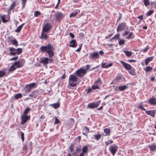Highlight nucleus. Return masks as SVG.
<instances>
[{"instance_id":"nucleus-19","label":"nucleus","mask_w":156,"mask_h":156,"mask_svg":"<svg viewBox=\"0 0 156 156\" xmlns=\"http://www.w3.org/2000/svg\"><path fill=\"white\" fill-rule=\"evenodd\" d=\"M146 113L148 115H150L153 117H154L155 115V111L154 110L145 111Z\"/></svg>"},{"instance_id":"nucleus-1","label":"nucleus","mask_w":156,"mask_h":156,"mask_svg":"<svg viewBox=\"0 0 156 156\" xmlns=\"http://www.w3.org/2000/svg\"><path fill=\"white\" fill-rule=\"evenodd\" d=\"M40 50L43 52H46L50 58L52 57L54 55V51L55 48L53 44L50 43H48L46 46H41Z\"/></svg>"},{"instance_id":"nucleus-53","label":"nucleus","mask_w":156,"mask_h":156,"mask_svg":"<svg viewBox=\"0 0 156 156\" xmlns=\"http://www.w3.org/2000/svg\"><path fill=\"white\" fill-rule=\"evenodd\" d=\"M70 151L71 152H73V151L74 150V147H73V144H71V146L69 147Z\"/></svg>"},{"instance_id":"nucleus-64","label":"nucleus","mask_w":156,"mask_h":156,"mask_svg":"<svg viewBox=\"0 0 156 156\" xmlns=\"http://www.w3.org/2000/svg\"><path fill=\"white\" fill-rule=\"evenodd\" d=\"M98 53L99 54L101 55H102L104 54L103 51L102 50L99 51V52Z\"/></svg>"},{"instance_id":"nucleus-10","label":"nucleus","mask_w":156,"mask_h":156,"mask_svg":"<svg viewBox=\"0 0 156 156\" xmlns=\"http://www.w3.org/2000/svg\"><path fill=\"white\" fill-rule=\"evenodd\" d=\"M36 86V83H32L26 86L25 92L26 93H28L30 92L32 88H34Z\"/></svg>"},{"instance_id":"nucleus-50","label":"nucleus","mask_w":156,"mask_h":156,"mask_svg":"<svg viewBox=\"0 0 156 156\" xmlns=\"http://www.w3.org/2000/svg\"><path fill=\"white\" fill-rule=\"evenodd\" d=\"M2 20L3 23H5L7 22V21L6 20L5 17L4 16H1Z\"/></svg>"},{"instance_id":"nucleus-55","label":"nucleus","mask_w":156,"mask_h":156,"mask_svg":"<svg viewBox=\"0 0 156 156\" xmlns=\"http://www.w3.org/2000/svg\"><path fill=\"white\" fill-rule=\"evenodd\" d=\"M96 83H98L99 84L102 83V81L101 80L100 78H99L98 80L96 81Z\"/></svg>"},{"instance_id":"nucleus-9","label":"nucleus","mask_w":156,"mask_h":156,"mask_svg":"<svg viewBox=\"0 0 156 156\" xmlns=\"http://www.w3.org/2000/svg\"><path fill=\"white\" fill-rule=\"evenodd\" d=\"M30 116L25 115H22L21 117V124L23 125L26 123L27 120H29L30 119Z\"/></svg>"},{"instance_id":"nucleus-20","label":"nucleus","mask_w":156,"mask_h":156,"mask_svg":"<svg viewBox=\"0 0 156 156\" xmlns=\"http://www.w3.org/2000/svg\"><path fill=\"white\" fill-rule=\"evenodd\" d=\"M17 62L20 67H22L25 63V60L23 59H20Z\"/></svg>"},{"instance_id":"nucleus-6","label":"nucleus","mask_w":156,"mask_h":156,"mask_svg":"<svg viewBox=\"0 0 156 156\" xmlns=\"http://www.w3.org/2000/svg\"><path fill=\"white\" fill-rule=\"evenodd\" d=\"M55 16L56 21H60L64 17V14L60 12H57L55 14Z\"/></svg>"},{"instance_id":"nucleus-46","label":"nucleus","mask_w":156,"mask_h":156,"mask_svg":"<svg viewBox=\"0 0 156 156\" xmlns=\"http://www.w3.org/2000/svg\"><path fill=\"white\" fill-rule=\"evenodd\" d=\"M92 89L93 90H94L96 89H99V87L98 85H93L91 87Z\"/></svg>"},{"instance_id":"nucleus-27","label":"nucleus","mask_w":156,"mask_h":156,"mask_svg":"<svg viewBox=\"0 0 156 156\" xmlns=\"http://www.w3.org/2000/svg\"><path fill=\"white\" fill-rule=\"evenodd\" d=\"M16 2H12V3L11 5L9 7V11H11L13 9L14 7L16 6Z\"/></svg>"},{"instance_id":"nucleus-56","label":"nucleus","mask_w":156,"mask_h":156,"mask_svg":"<svg viewBox=\"0 0 156 156\" xmlns=\"http://www.w3.org/2000/svg\"><path fill=\"white\" fill-rule=\"evenodd\" d=\"M48 63H53L54 62V60L53 59L51 58H48Z\"/></svg>"},{"instance_id":"nucleus-3","label":"nucleus","mask_w":156,"mask_h":156,"mask_svg":"<svg viewBox=\"0 0 156 156\" xmlns=\"http://www.w3.org/2000/svg\"><path fill=\"white\" fill-rule=\"evenodd\" d=\"M84 66L82 67L80 69L77 70L74 73H75L78 76H83L87 73V71L84 69Z\"/></svg>"},{"instance_id":"nucleus-12","label":"nucleus","mask_w":156,"mask_h":156,"mask_svg":"<svg viewBox=\"0 0 156 156\" xmlns=\"http://www.w3.org/2000/svg\"><path fill=\"white\" fill-rule=\"evenodd\" d=\"M126 26V22H123L119 24L117 28V31L119 32L124 30Z\"/></svg>"},{"instance_id":"nucleus-62","label":"nucleus","mask_w":156,"mask_h":156,"mask_svg":"<svg viewBox=\"0 0 156 156\" xmlns=\"http://www.w3.org/2000/svg\"><path fill=\"white\" fill-rule=\"evenodd\" d=\"M84 129L85 131L87 133L89 131V129L87 127H84Z\"/></svg>"},{"instance_id":"nucleus-47","label":"nucleus","mask_w":156,"mask_h":156,"mask_svg":"<svg viewBox=\"0 0 156 156\" xmlns=\"http://www.w3.org/2000/svg\"><path fill=\"white\" fill-rule=\"evenodd\" d=\"M120 34H118L114 36V38L115 40H119V39Z\"/></svg>"},{"instance_id":"nucleus-16","label":"nucleus","mask_w":156,"mask_h":156,"mask_svg":"<svg viewBox=\"0 0 156 156\" xmlns=\"http://www.w3.org/2000/svg\"><path fill=\"white\" fill-rule=\"evenodd\" d=\"M69 46L71 47L75 48L77 45L76 42L75 40H72L69 42Z\"/></svg>"},{"instance_id":"nucleus-58","label":"nucleus","mask_w":156,"mask_h":156,"mask_svg":"<svg viewBox=\"0 0 156 156\" xmlns=\"http://www.w3.org/2000/svg\"><path fill=\"white\" fill-rule=\"evenodd\" d=\"M121 79V78L120 76L117 77L115 78V80L117 81V82H118L119 80H120Z\"/></svg>"},{"instance_id":"nucleus-60","label":"nucleus","mask_w":156,"mask_h":156,"mask_svg":"<svg viewBox=\"0 0 156 156\" xmlns=\"http://www.w3.org/2000/svg\"><path fill=\"white\" fill-rule=\"evenodd\" d=\"M112 64H113L112 63H109L108 65H107L105 67V68H108V67L111 66Z\"/></svg>"},{"instance_id":"nucleus-7","label":"nucleus","mask_w":156,"mask_h":156,"mask_svg":"<svg viewBox=\"0 0 156 156\" xmlns=\"http://www.w3.org/2000/svg\"><path fill=\"white\" fill-rule=\"evenodd\" d=\"M51 28V25L50 23H46L43 27L42 31V36L43 35V32L49 31Z\"/></svg>"},{"instance_id":"nucleus-61","label":"nucleus","mask_w":156,"mask_h":156,"mask_svg":"<svg viewBox=\"0 0 156 156\" xmlns=\"http://www.w3.org/2000/svg\"><path fill=\"white\" fill-rule=\"evenodd\" d=\"M69 36H70L72 38H73L74 37V34L72 33H69Z\"/></svg>"},{"instance_id":"nucleus-2","label":"nucleus","mask_w":156,"mask_h":156,"mask_svg":"<svg viewBox=\"0 0 156 156\" xmlns=\"http://www.w3.org/2000/svg\"><path fill=\"white\" fill-rule=\"evenodd\" d=\"M77 80V77L74 75L71 74L69 76V83L70 86L75 87L76 86Z\"/></svg>"},{"instance_id":"nucleus-63","label":"nucleus","mask_w":156,"mask_h":156,"mask_svg":"<svg viewBox=\"0 0 156 156\" xmlns=\"http://www.w3.org/2000/svg\"><path fill=\"white\" fill-rule=\"evenodd\" d=\"M18 56H16L10 59L11 60H16L18 59Z\"/></svg>"},{"instance_id":"nucleus-41","label":"nucleus","mask_w":156,"mask_h":156,"mask_svg":"<svg viewBox=\"0 0 156 156\" xmlns=\"http://www.w3.org/2000/svg\"><path fill=\"white\" fill-rule=\"evenodd\" d=\"M152 69L153 68L152 67L148 66L146 68L145 71L146 72H147L151 71Z\"/></svg>"},{"instance_id":"nucleus-57","label":"nucleus","mask_w":156,"mask_h":156,"mask_svg":"<svg viewBox=\"0 0 156 156\" xmlns=\"http://www.w3.org/2000/svg\"><path fill=\"white\" fill-rule=\"evenodd\" d=\"M129 34V32L126 31L122 35L123 36H127Z\"/></svg>"},{"instance_id":"nucleus-52","label":"nucleus","mask_w":156,"mask_h":156,"mask_svg":"<svg viewBox=\"0 0 156 156\" xmlns=\"http://www.w3.org/2000/svg\"><path fill=\"white\" fill-rule=\"evenodd\" d=\"M149 49V48L148 47H147L144 48L143 49L141 50V51L145 53Z\"/></svg>"},{"instance_id":"nucleus-34","label":"nucleus","mask_w":156,"mask_h":156,"mask_svg":"<svg viewBox=\"0 0 156 156\" xmlns=\"http://www.w3.org/2000/svg\"><path fill=\"white\" fill-rule=\"evenodd\" d=\"M149 147L150 150L152 151H154L156 148V147L154 144H152L149 146Z\"/></svg>"},{"instance_id":"nucleus-25","label":"nucleus","mask_w":156,"mask_h":156,"mask_svg":"<svg viewBox=\"0 0 156 156\" xmlns=\"http://www.w3.org/2000/svg\"><path fill=\"white\" fill-rule=\"evenodd\" d=\"M128 88V87L125 85L119 86V90L120 91H122L126 90Z\"/></svg>"},{"instance_id":"nucleus-23","label":"nucleus","mask_w":156,"mask_h":156,"mask_svg":"<svg viewBox=\"0 0 156 156\" xmlns=\"http://www.w3.org/2000/svg\"><path fill=\"white\" fill-rule=\"evenodd\" d=\"M50 106L56 109L59 107L60 103L59 102H57L56 103L51 104L50 105Z\"/></svg>"},{"instance_id":"nucleus-44","label":"nucleus","mask_w":156,"mask_h":156,"mask_svg":"<svg viewBox=\"0 0 156 156\" xmlns=\"http://www.w3.org/2000/svg\"><path fill=\"white\" fill-rule=\"evenodd\" d=\"M41 14L40 12L38 11H36L34 12V16L37 17Z\"/></svg>"},{"instance_id":"nucleus-37","label":"nucleus","mask_w":156,"mask_h":156,"mask_svg":"<svg viewBox=\"0 0 156 156\" xmlns=\"http://www.w3.org/2000/svg\"><path fill=\"white\" fill-rule=\"evenodd\" d=\"M22 49L21 48H18L16 49V52L18 55H20L22 52Z\"/></svg>"},{"instance_id":"nucleus-33","label":"nucleus","mask_w":156,"mask_h":156,"mask_svg":"<svg viewBox=\"0 0 156 156\" xmlns=\"http://www.w3.org/2000/svg\"><path fill=\"white\" fill-rule=\"evenodd\" d=\"M124 52L125 54V55L126 56H128V57H130V56L132 54V52L130 51H124Z\"/></svg>"},{"instance_id":"nucleus-42","label":"nucleus","mask_w":156,"mask_h":156,"mask_svg":"<svg viewBox=\"0 0 156 156\" xmlns=\"http://www.w3.org/2000/svg\"><path fill=\"white\" fill-rule=\"evenodd\" d=\"M154 11L153 10H149L147 12V16H150L154 13Z\"/></svg>"},{"instance_id":"nucleus-40","label":"nucleus","mask_w":156,"mask_h":156,"mask_svg":"<svg viewBox=\"0 0 156 156\" xmlns=\"http://www.w3.org/2000/svg\"><path fill=\"white\" fill-rule=\"evenodd\" d=\"M125 41L123 39H121L119 41V44L120 46L124 45L125 44Z\"/></svg>"},{"instance_id":"nucleus-31","label":"nucleus","mask_w":156,"mask_h":156,"mask_svg":"<svg viewBox=\"0 0 156 156\" xmlns=\"http://www.w3.org/2000/svg\"><path fill=\"white\" fill-rule=\"evenodd\" d=\"M110 130L108 128L104 129V132L106 134V136L109 135L110 134Z\"/></svg>"},{"instance_id":"nucleus-13","label":"nucleus","mask_w":156,"mask_h":156,"mask_svg":"<svg viewBox=\"0 0 156 156\" xmlns=\"http://www.w3.org/2000/svg\"><path fill=\"white\" fill-rule=\"evenodd\" d=\"M120 62L122 65L123 67L127 70H130L131 69V66L130 65L125 62L120 60Z\"/></svg>"},{"instance_id":"nucleus-26","label":"nucleus","mask_w":156,"mask_h":156,"mask_svg":"<svg viewBox=\"0 0 156 156\" xmlns=\"http://www.w3.org/2000/svg\"><path fill=\"white\" fill-rule=\"evenodd\" d=\"M32 146L33 144L31 142L27 143L26 144L27 149H31L32 148Z\"/></svg>"},{"instance_id":"nucleus-54","label":"nucleus","mask_w":156,"mask_h":156,"mask_svg":"<svg viewBox=\"0 0 156 156\" xmlns=\"http://www.w3.org/2000/svg\"><path fill=\"white\" fill-rule=\"evenodd\" d=\"M24 134L22 132H21V139L23 141L24 140Z\"/></svg>"},{"instance_id":"nucleus-49","label":"nucleus","mask_w":156,"mask_h":156,"mask_svg":"<svg viewBox=\"0 0 156 156\" xmlns=\"http://www.w3.org/2000/svg\"><path fill=\"white\" fill-rule=\"evenodd\" d=\"M60 120L56 117H55V124H58L60 123Z\"/></svg>"},{"instance_id":"nucleus-48","label":"nucleus","mask_w":156,"mask_h":156,"mask_svg":"<svg viewBox=\"0 0 156 156\" xmlns=\"http://www.w3.org/2000/svg\"><path fill=\"white\" fill-rule=\"evenodd\" d=\"M137 108L138 109H141L142 110L146 111V109L144 108L142 106V105H140L138 106Z\"/></svg>"},{"instance_id":"nucleus-21","label":"nucleus","mask_w":156,"mask_h":156,"mask_svg":"<svg viewBox=\"0 0 156 156\" xmlns=\"http://www.w3.org/2000/svg\"><path fill=\"white\" fill-rule=\"evenodd\" d=\"M154 58V57L153 56L147 58L145 60V65L146 66H147L149 62H150Z\"/></svg>"},{"instance_id":"nucleus-5","label":"nucleus","mask_w":156,"mask_h":156,"mask_svg":"<svg viewBox=\"0 0 156 156\" xmlns=\"http://www.w3.org/2000/svg\"><path fill=\"white\" fill-rule=\"evenodd\" d=\"M101 101L99 100L95 102H93L88 104L87 108H96L99 105Z\"/></svg>"},{"instance_id":"nucleus-15","label":"nucleus","mask_w":156,"mask_h":156,"mask_svg":"<svg viewBox=\"0 0 156 156\" xmlns=\"http://www.w3.org/2000/svg\"><path fill=\"white\" fill-rule=\"evenodd\" d=\"M48 58L43 57L40 58V62L43 64L47 68V64H48Z\"/></svg>"},{"instance_id":"nucleus-8","label":"nucleus","mask_w":156,"mask_h":156,"mask_svg":"<svg viewBox=\"0 0 156 156\" xmlns=\"http://www.w3.org/2000/svg\"><path fill=\"white\" fill-rule=\"evenodd\" d=\"M20 68V66L17 63V62H15L9 68V71L10 72H12L15 70L16 68Z\"/></svg>"},{"instance_id":"nucleus-51","label":"nucleus","mask_w":156,"mask_h":156,"mask_svg":"<svg viewBox=\"0 0 156 156\" xmlns=\"http://www.w3.org/2000/svg\"><path fill=\"white\" fill-rule=\"evenodd\" d=\"M9 50L11 52H15L16 51V49L14 48H9Z\"/></svg>"},{"instance_id":"nucleus-30","label":"nucleus","mask_w":156,"mask_h":156,"mask_svg":"<svg viewBox=\"0 0 156 156\" xmlns=\"http://www.w3.org/2000/svg\"><path fill=\"white\" fill-rule=\"evenodd\" d=\"M30 111L31 109L30 108L27 107L24 111L23 115H26Z\"/></svg>"},{"instance_id":"nucleus-14","label":"nucleus","mask_w":156,"mask_h":156,"mask_svg":"<svg viewBox=\"0 0 156 156\" xmlns=\"http://www.w3.org/2000/svg\"><path fill=\"white\" fill-rule=\"evenodd\" d=\"M147 102L148 103H149L152 105L155 106L156 105V98L152 96V97L150 98Z\"/></svg>"},{"instance_id":"nucleus-29","label":"nucleus","mask_w":156,"mask_h":156,"mask_svg":"<svg viewBox=\"0 0 156 156\" xmlns=\"http://www.w3.org/2000/svg\"><path fill=\"white\" fill-rule=\"evenodd\" d=\"M128 72L129 73V74L135 76L136 74L135 72V69L134 68L131 69L130 70V71H129Z\"/></svg>"},{"instance_id":"nucleus-17","label":"nucleus","mask_w":156,"mask_h":156,"mask_svg":"<svg viewBox=\"0 0 156 156\" xmlns=\"http://www.w3.org/2000/svg\"><path fill=\"white\" fill-rule=\"evenodd\" d=\"M38 95V91L37 90H35L29 95V96L30 97L36 98Z\"/></svg>"},{"instance_id":"nucleus-18","label":"nucleus","mask_w":156,"mask_h":156,"mask_svg":"<svg viewBox=\"0 0 156 156\" xmlns=\"http://www.w3.org/2000/svg\"><path fill=\"white\" fill-rule=\"evenodd\" d=\"M80 13V11L79 10H76L73 11L70 15V18L74 17L76 15Z\"/></svg>"},{"instance_id":"nucleus-11","label":"nucleus","mask_w":156,"mask_h":156,"mask_svg":"<svg viewBox=\"0 0 156 156\" xmlns=\"http://www.w3.org/2000/svg\"><path fill=\"white\" fill-rule=\"evenodd\" d=\"M118 147L117 146H111L109 147V150L112 154L113 156H114L117 151Z\"/></svg>"},{"instance_id":"nucleus-35","label":"nucleus","mask_w":156,"mask_h":156,"mask_svg":"<svg viewBox=\"0 0 156 156\" xmlns=\"http://www.w3.org/2000/svg\"><path fill=\"white\" fill-rule=\"evenodd\" d=\"M94 136L97 140H98L101 137V135L100 134H95Z\"/></svg>"},{"instance_id":"nucleus-45","label":"nucleus","mask_w":156,"mask_h":156,"mask_svg":"<svg viewBox=\"0 0 156 156\" xmlns=\"http://www.w3.org/2000/svg\"><path fill=\"white\" fill-rule=\"evenodd\" d=\"M5 74V72L0 70V77H3L4 76Z\"/></svg>"},{"instance_id":"nucleus-4","label":"nucleus","mask_w":156,"mask_h":156,"mask_svg":"<svg viewBox=\"0 0 156 156\" xmlns=\"http://www.w3.org/2000/svg\"><path fill=\"white\" fill-rule=\"evenodd\" d=\"M100 57L98 52L97 51H93L90 53L89 56V58L90 60H96Z\"/></svg>"},{"instance_id":"nucleus-32","label":"nucleus","mask_w":156,"mask_h":156,"mask_svg":"<svg viewBox=\"0 0 156 156\" xmlns=\"http://www.w3.org/2000/svg\"><path fill=\"white\" fill-rule=\"evenodd\" d=\"M22 97V95L21 94L18 93L15 95L14 98L16 99L17 100L21 98Z\"/></svg>"},{"instance_id":"nucleus-38","label":"nucleus","mask_w":156,"mask_h":156,"mask_svg":"<svg viewBox=\"0 0 156 156\" xmlns=\"http://www.w3.org/2000/svg\"><path fill=\"white\" fill-rule=\"evenodd\" d=\"M88 150V148L87 146H85L84 147L83 149H82V151L83 152L82 153H83L84 154V153H86L87 152Z\"/></svg>"},{"instance_id":"nucleus-43","label":"nucleus","mask_w":156,"mask_h":156,"mask_svg":"<svg viewBox=\"0 0 156 156\" xmlns=\"http://www.w3.org/2000/svg\"><path fill=\"white\" fill-rule=\"evenodd\" d=\"M48 37V35L46 34H44L43 33V35L42 36V34L41 37H40V38H44L45 40H46Z\"/></svg>"},{"instance_id":"nucleus-28","label":"nucleus","mask_w":156,"mask_h":156,"mask_svg":"<svg viewBox=\"0 0 156 156\" xmlns=\"http://www.w3.org/2000/svg\"><path fill=\"white\" fill-rule=\"evenodd\" d=\"M12 43V44L17 47L18 46V43L16 39L14 38L11 41Z\"/></svg>"},{"instance_id":"nucleus-24","label":"nucleus","mask_w":156,"mask_h":156,"mask_svg":"<svg viewBox=\"0 0 156 156\" xmlns=\"http://www.w3.org/2000/svg\"><path fill=\"white\" fill-rule=\"evenodd\" d=\"M24 24V23H23L20 26H19L15 30V31L16 32H20L22 27Z\"/></svg>"},{"instance_id":"nucleus-59","label":"nucleus","mask_w":156,"mask_h":156,"mask_svg":"<svg viewBox=\"0 0 156 156\" xmlns=\"http://www.w3.org/2000/svg\"><path fill=\"white\" fill-rule=\"evenodd\" d=\"M12 38H13V36H9L8 37V40L11 42L12 40Z\"/></svg>"},{"instance_id":"nucleus-22","label":"nucleus","mask_w":156,"mask_h":156,"mask_svg":"<svg viewBox=\"0 0 156 156\" xmlns=\"http://www.w3.org/2000/svg\"><path fill=\"white\" fill-rule=\"evenodd\" d=\"M135 37V35L133 33L131 32L129 33V35L126 37V39L128 40L133 39Z\"/></svg>"},{"instance_id":"nucleus-36","label":"nucleus","mask_w":156,"mask_h":156,"mask_svg":"<svg viewBox=\"0 0 156 156\" xmlns=\"http://www.w3.org/2000/svg\"><path fill=\"white\" fill-rule=\"evenodd\" d=\"M145 6H147L150 4L149 0H143Z\"/></svg>"},{"instance_id":"nucleus-39","label":"nucleus","mask_w":156,"mask_h":156,"mask_svg":"<svg viewBox=\"0 0 156 156\" xmlns=\"http://www.w3.org/2000/svg\"><path fill=\"white\" fill-rule=\"evenodd\" d=\"M22 4V9L24 8V6L26 3L27 0H21Z\"/></svg>"}]
</instances>
